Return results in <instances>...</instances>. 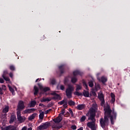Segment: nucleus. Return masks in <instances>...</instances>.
Listing matches in <instances>:
<instances>
[{
    "instance_id": "obj_1",
    "label": "nucleus",
    "mask_w": 130,
    "mask_h": 130,
    "mask_svg": "<svg viewBox=\"0 0 130 130\" xmlns=\"http://www.w3.org/2000/svg\"><path fill=\"white\" fill-rule=\"evenodd\" d=\"M105 110V117L104 118H102L100 119V125L103 128H105L106 126H107L109 123V120L108 118H110L111 123L112 124H114V121L116 119V113L114 111L111 110L109 107L104 109Z\"/></svg>"
},
{
    "instance_id": "obj_2",
    "label": "nucleus",
    "mask_w": 130,
    "mask_h": 130,
    "mask_svg": "<svg viewBox=\"0 0 130 130\" xmlns=\"http://www.w3.org/2000/svg\"><path fill=\"white\" fill-rule=\"evenodd\" d=\"M97 104L95 103L92 104V107L89 109L88 113L89 117L88 118L89 120H91V122H89L87 123V125L89 128L92 130H96L98 127L96 122V119H95V116H96V111L97 110Z\"/></svg>"
},
{
    "instance_id": "obj_3",
    "label": "nucleus",
    "mask_w": 130,
    "mask_h": 130,
    "mask_svg": "<svg viewBox=\"0 0 130 130\" xmlns=\"http://www.w3.org/2000/svg\"><path fill=\"white\" fill-rule=\"evenodd\" d=\"M74 89L75 87H74V85H72L71 84L68 85V87L66 89V96L68 97V98H69V99L72 98V94H73V91H74Z\"/></svg>"
},
{
    "instance_id": "obj_4",
    "label": "nucleus",
    "mask_w": 130,
    "mask_h": 130,
    "mask_svg": "<svg viewBox=\"0 0 130 130\" xmlns=\"http://www.w3.org/2000/svg\"><path fill=\"white\" fill-rule=\"evenodd\" d=\"M24 108H25V105H24V102L22 101H19L17 106V111H19V112H21V110H23Z\"/></svg>"
},
{
    "instance_id": "obj_5",
    "label": "nucleus",
    "mask_w": 130,
    "mask_h": 130,
    "mask_svg": "<svg viewBox=\"0 0 130 130\" xmlns=\"http://www.w3.org/2000/svg\"><path fill=\"white\" fill-rule=\"evenodd\" d=\"M17 119L20 122H24V121L26 120V118L25 117H22V116H21V112H20V111L17 112Z\"/></svg>"
},
{
    "instance_id": "obj_6",
    "label": "nucleus",
    "mask_w": 130,
    "mask_h": 130,
    "mask_svg": "<svg viewBox=\"0 0 130 130\" xmlns=\"http://www.w3.org/2000/svg\"><path fill=\"white\" fill-rule=\"evenodd\" d=\"M50 95H52L54 97L51 98L52 100H60V96L58 94L56 93V91H53L50 93Z\"/></svg>"
},
{
    "instance_id": "obj_7",
    "label": "nucleus",
    "mask_w": 130,
    "mask_h": 130,
    "mask_svg": "<svg viewBox=\"0 0 130 130\" xmlns=\"http://www.w3.org/2000/svg\"><path fill=\"white\" fill-rule=\"evenodd\" d=\"M50 124L48 122L44 123L42 125L39 126L38 128L40 130L46 129V128H47L49 126Z\"/></svg>"
},
{
    "instance_id": "obj_8",
    "label": "nucleus",
    "mask_w": 130,
    "mask_h": 130,
    "mask_svg": "<svg viewBox=\"0 0 130 130\" xmlns=\"http://www.w3.org/2000/svg\"><path fill=\"white\" fill-rule=\"evenodd\" d=\"M39 112L40 115L39 116V120L38 121V123L42 122V120H43V118H44V112L40 110Z\"/></svg>"
},
{
    "instance_id": "obj_9",
    "label": "nucleus",
    "mask_w": 130,
    "mask_h": 130,
    "mask_svg": "<svg viewBox=\"0 0 130 130\" xmlns=\"http://www.w3.org/2000/svg\"><path fill=\"white\" fill-rule=\"evenodd\" d=\"M99 98L101 101H102V105H103L105 102L104 101V95H103V93L100 92L99 94Z\"/></svg>"
},
{
    "instance_id": "obj_10",
    "label": "nucleus",
    "mask_w": 130,
    "mask_h": 130,
    "mask_svg": "<svg viewBox=\"0 0 130 130\" xmlns=\"http://www.w3.org/2000/svg\"><path fill=\"white\" fill-rule=\"evenodd\" d=\"M53 120L56 123H58L60 122L61 120H62V117L59 115V116L56 119H54Z\"/></svg>"
},
{
    "instance_id": "obj_11",
    "label": "nucleus",
    "mask_w": 130,
    "mask_h": 130,
    "mask_svg": "<svg viewBox=\"0 0 130 130\" xmlns=\"http://www.w3.org/2000/svg\"><path fill=\"white\" fill-rule=\"evenodd\" d=\"M40 89H41V90H43V91H44V92H46L47 91H49V87H43V86H42V85H41V84L39 83L38 84Z\"/></svg>"
},
{
    "instance_id": "obj_12",
    "label": "nucleus",
    "mask_w": 130,
    "mask_h": 130,
    "mask_svg": "<svg viewBox=\"0 0 130 130\" xmlns=\"http://www.w3.org/2000/svg\"><path fill=\"white\" fill-rule=\"evenodd\" d=\"M52 100V99L50 97L49 98H43L41 100V102H49Z\"/></svg>"
},
{
    "instance_id": "obj_13",
    "label": "nucleus",
    "mask_w": 130,
    "mask_h": 130,
    "mask_svg": "<svg viewBox=\"0 0 130 130\" xmlns=\"http://www.w3.org/2000/svg\"><path fill=\"white\" fill-rule=\"evenodd\" d=\"M35 109H28L23 111L24 113H32V112H34L35 111Z\"/></svg>"
},
{
    "instance_id": "obj_14",
    "label": "nucleus",
    "mask_w": 130,
    "mask_h": 130,
    "mask_svg": "<svg viewBox=\"0 0 130 130\" xmlns=\"http://www.w3.org/2000/svg\"><path fill=\"white\" fill-rule=\"evenodd\" d=\"M85 107H86V106L84 104H81V105H78L76 108L77 109H78V110H83V109H84V108H85Z\"/></svg>"
},
{
    "instance_id": "obj_15",
    "label": "nucleus",
    "mask_w": 130,
    "mask_h": 130,
    "mask_svg": "<svg viewBox=\"0 0 130 130\" xmlns=\"http://www.w3.org/2000/svg\"><path fill=\"white\" fill-rule=\"evenodd\" d=\"M37 116V113H34L28 117V120H32Z\"/></svg>"
},
{
    "instance_id": "obj_16",
    "label": "nucleus",
    "mask_w": 130,
    "mask_h": 130,
    "mask_svg": "<svg viewBox=\"0 0 130 130\" xmlns=\"http://www.w3.org/2000/svg\"><path fill=\"white\" fill-rule=\"evenodd\" d=\"M111 97L112 98L111 100V103H113L114 102H115V95L113 93H111Z\"/></svg>"
},
{
    "instance_id": "obj_17",
    "label": "nucleus",
    "mask_w": 130,
    "mask_h": 130,
    "mask_svg": "<svg viewBox=\"0 0 130 130\" xmlns=\"http://www.w3.org/2000/svg\"><path fill=\"white\" fill-rule=\"evenodd\" d=\"M83 73L79 71H75L73 72L74 76H78V75H80V76H82Z\"/></svg>"
},
{
    "instance_id": "obj_18",
    "label": "nucleus",
    "mask_w": 130,
    "mask_h": 130,
    "mask_svg": "<svg viewBox=\"0 0 130 130\" xmlns=\"http://www.w3.org/2000/svg\"><path fill=\"white\" fill-rule=\"evenodd\" d=\"M16 116H14V115H12L11 116V119L10 120V123H13V122L16 120Z\"/></svg>"
},
{
    "instance_id": "obj_19",
    "label": "nucleus",
    "mask_w": 130,
    "mask_h": 130,
    "mask_svg": "<svg viewBox=\"0 0 130 130\" xmlns=\"http://www.w3.org/2000/svg\"><path fill=\"white\" fill-rule=\"evenodd\" d=\"M57 89L58 90H64V86L63 85H58L57 86Z\"/></svg>"
},
{
    "instance_id": "obj_20",
    "label": "nucleus",
    "mask_w": 130,
    "mask_h": 130,
    "mask_svg": "<svg viewBox=\"0 0 130 130\" xmlns=\"http://www.w3.org/2000/svg\"><path fill=\"white\" fill-rule=\"evenodd\" d=\"M34 90H35L34 95H37V94H38L39 89L38 88V87H37V86H35Z\"/></svg>"
},
{
    "instance_id": "obj_21",
    "label": "nucleus",
    "mask_w": 130,
    "mask_h": 130,
    "mask_svg": "<svg viewBox=\"0 0 130 130\" xmlns=\"http://www.w3.org/2000/svg\"><path fill=\"white\" fill-rule=\"evenodd\" d=\"M52 128L57 130L59 129V128H61V126L58 125H53Z\"/></svg>"
},
{
    "instance_id": "obj_22",
    "label": "nucleus",
    "mask_w": 130,
    "mask_h": 130,
    "mask_svg": "<svg viewBox=\"0 0 130 130\" xmlns=\"http://www.w3.org/2000/svg\"><path fill=\"white\" fill-rule=\"evenodd\" d=\"M69 105H70V106H74V105H76V103L75 102L70 100L68 102Z\"/></svg>"
},
{
    "instance_id": "obj_23",
    "label": "nucleus",
    "mask_w": 130,
    "mask_h": 130,
    "mask_svg": "<svg viewBox=\"0 0 130 130\" xmlns=\"http://www.w3.org/2000/svg\"><path fill=\"white\" fill-rule=\"evenodd\" d=\"M9 112V106H6L4 109L3 110V112L4 113H7V112Z\"/></svg>"
},
{
    "instance_id": "obj_24",
    "label": "nucleus",
    "mask_w": 130,
    "mask_h": 130,
    "mask_svg": "<svg viewBox=\"0 0 130 130\" xmlns=\"http://www.w3.org/2000/svg\"><path fill=\"white\" fill-rule=\"evenodd\" d=\"M83 95L85 97H89L90 94L89 93V91L84 90L83 91Z\"/></svg>"
},
{
    "instance_id": "obj_25",
    "label": "nucleus",
    "mask_w": 130,
    "mask_h": 130,
    "mask_svg": "<svg viewBox=\"0 0 130 130\" xmlns=\"http://www.w3.org/2000/svg\"><path fill=\"white\" fill-rule=\"evenodd\" d=\"M67 102L68 101H67V100H63L62 101L58 102V104H59L60 105H62V104H66Z\"/></svg>"
},
{
    "instance_id": "obj_26",
    "label": "nucleus",
    "mask_w": 130,
    "mask_h": 130,
    "mask_svg": "<svg viewBox=\"0 0 130 130\" xmlns=\"http://www.w3.org/2000/svg\"><path fill=\"white\" fill-rule=\"evenodd\" d=\"M8 88L11 92H12L13 95H15V91L14 90V89L12 88V86L8 85Z\"/></svg>"
},
{
    "instance_id": "obj_27",
    "label": "nucleus",
    "mask_w": 130,
    "mask_h": 130,
    "mask_svg": "<svg viewBox=\"0 0 130 130\" xmlns=\"http://www.w3.org/2000/svg\"><path fill=\"white\" fill-rule=\"evenodd\" d=\"M101 82H102L103 83H106V82H107V78L103 76L101 78Z\"/></svg>"
},
{
    "instance_id": "obj_28",
    "label": "nucleus",
    "mask_w": 130,
    "mask_h": 130,
    "mask_svg": "<svg viewBox=\"0 0 130 130\" xmlns=\"http://www.w3.org/2000/svg\"><path fill=\"white\" fill-rule=\"evenodd\" d=\"M77 81H78V79H77L76 77H72L71 78L72 83H73V84H75V83H76Z\"/></svg>"
},
{
    "instance_id": "obj_29",
    "label": "nucleus",
    "mask_w": 130,
    "mask_h": 130,
    "mask_svg": "<svg viewBox=\"0 0 130 130\" xmlns=\"http://www.w3.org/2000/svg\"><path fill=\"white\" fill-rule=\"evenodd\" d=\"M76 91H78V90H81L82 89V85H76Z\"/></svg>"
},
{
    "instance_id": "obj_30",
    "label": "nucleus",
    "mask_w": 130,
    "mask_h": 130,
    "mask_svg": "<svg viewBox=\"0 0 130 130\" xmlns=\"http://www.w3.org/2000/svg\"><path fill=\"white\" fill-rule=\"evenodd\" d=\"M8 130H16V127L13 126H8Z\"/></svg>"
},
{
    "instance_id": "obj_31",
    "label": "nucleus",
    "mask_w": 130,
    "mask_h": 130,
    "mask_svg": "<svg viewBox=\"0 0 130 130\" xmlns=\"http://www.w3.org/2000/svg\"><path fill=\"white\" fill-rule=\"evenodd\" d=\"M35 105H36V102H35V101H32L30 103V106H31V107H34V106H35Z\"/></svg>"
},
{
    "instance_id": "obj_32",
    "label": "nucleus",
    "mask_w": 130,
    "mask_h": 130,
    "mask_svg": "<svg viewBox=\"0 0 130 130\" xmlns=\"http://www.w3.org/2000/svg\"><path fill=\"white\" fill-rule=\"evenodd\" d=\"M95 88L96 91H98V90H100V85H99L98 84H95Z\"/></svg>"
},
{
    "instance_id": "obj_33",
    "label": "nucleus",
    "mask_w": 130,
    "mask_h": 130,
    "mask_svg": "<svg viewBox=\"0 0 130 130\" xmlns=\"http://www.w3.org/2000/svg\"><path fill=\"white\" fill-rule=\"evenodd\" d=\"M75 95H77V96H81L82 94L80 93L78 90H76V91L74 92Z\"/></svg>"
},
{
    "instance_id": "obj_34",
    "label": "nucleus",
    "mask_w": 130,
    "mask_h": 130,
    "mask_svg": "<svg viewBox=\"0 0 130 130\" xmlns=\"http://www.w3.org/2000/svg\"><path fill=\"white\" fill-rule=\"evenodd\" d=\"M63 68H64V66L63 65H61L60 67H59V69L61 71V74H63V72H62V71H61V70H62L63 69Z\"/></svg>"
},
{
    "instance_id": "obj_35",
    "label": "nucleus",
    "mask_w": 130,
    "mask_h": 130,
    "mask_svg": "<svg viewBox=\"0 0 130 130\" xmlns=\"http://www.w3.org/2000/svg\"><path fill=\"white\" fill-rule=\"evenodd\" d=\"M3 79H4V80H5V81H6L7 82H10V78H9V77H6V76H4L3 77Z\"/></svg>"
},
{
    "instance_id": "obj_36",
    "label": "nucleus",
    "mask_w": 130,
    "mask_h": 130,
    "mask_svg": "<svg viewBox=\"0 0 130 130\" xmlns=\"http://www.w3.org/2000/svg\"><path fill=\"white\" fill-rule=\"evenodd\" d=\"M85 120H86V116H83L81 118L80 121L83 122V121H85Z\"/></svg>"
},
{
    "instance_id": "obj_37",
    "label": "nucleus",
    "mask_w": 130,
    "mask_h": 130,
    "mask_svg": "<svg viewBox=\"0 0 130 130\" xmlns=\"http://www.w3.org/2000/svg\"><path fill=\"white\" fill-rule=\"evenodd\" d=\"M89 87H93L94 86V84L93 83V81H90L89 82Z\"/></svg>"
},
{
    "instance_id": "obj_38",
    "label": "nucleus",
    "mask_w": 130,
    "mask_h": 130,
    "mask_svg": "<svg viewBox=\"0 0 130 130\" xmlns=\"http://www.w3.org/2000/svg\"><path fill=\"white\" fill-rule=\"evenodd\" d=\"M64 112H65L64 109H62L61 111V113L59 114V115L60 116H62V115H63L64 114Z\"/></svg>"
},
{
    "instance_id": "obj_39",
    "label": "nucleus",
    "mask_w": 130,
    "mask_h": 130,
    "mask_svg": "<svg viewBox=\"0 0 130 130\" xmlns=\"http://www.w3.org/2000/svg\"><path fill=\"white\" fill-rule=\"evenodd\" d=\"M50 82L52 85H54V84H55V79H51Z\"/></svg>"
},
{
    "instance_id": "obj_40",
    "label": "nucleus",
    "mask_w": 130,
    "mask_h": 130,
    "mask_svg": "<svg viewBox=\"0 0 130 130\" xmlns=\"http://www.w3.org/2000/svg\"><path fill=\"white\" fill-rule=\"evenodd\" d=\"M7 75H8V71H4L3 75H2V77H5V76L6 77Z\"/></svg>"
},
{
    "instance_id": "obj_41",
    "label": "nucleus",
    "mask_w": 130,
    "mask_h": 130,
    "mask_svg": "<svg viewBox=\"0 0 130 130\" xmlns=\"http://www.w3.org/2000/svg\"><path fill=\"white\" fill-rule=\"evenodd\" d=\"M10 69L11 71H15V67L14 66H10Z\"/></svg>"
},
{
    "instance_id": "obj_42",
    "label": "nucleus",
    "mask_w": 130,
    "mask_h": 130,
    "mask_svg": "<svg viewBox=\"0 0 130 130\" xmlns=\"http://www.w3.org/2000/svg\"><path fill=\"white\" fill-rule=\"evenodd\" d=\"M69 112L71 114V115H72V116H74V113L73 112V111L72 110V109H70L69 110Z\"/></svg>"
},
{
    "instance_id": "obj_43",
    "label": "nucleus",
    "mask_w": 130,
    "mask_h": 130,
    "mask_svg": "<svg viewBox=\"0 0 130 130\" xmlns=\"http://www.w3.org/2000/svg\"><path fill=\"white\" fill-rule=\"evenodd\" d=\"M83 86H84V87H86V89H87L88 85H87V84L86 83V82H83Z\"/></svg>"
},
{
    "instance_id": "obj_44",
    "label": "nucleus",
    "mask_w": 130,
    "mask_h": 130,
    "mask_svg": "<svg viewBox=\"0 0 130 130\" xmlns=\"http://www.w3.org/2000/svg\"><path fill=\"white\" fill-rule=\"evenodd\" d=\"M71 128H72V129H77V126L73 125V126H72Z\"/></svg>"
},
{
    "instance_id": "obj_45",
    "label": "nucleus",
    "mask_w": 130,
    "mask_h": 130,
    "mask_svg": "<svg viewBox=\"0 0 130 130\" xmlns=\"http://www.w3.org/2000/svg\"><path fill=\"white\" fill-rule=\"evenodd\" d=\"M91 95H93V96H96V92L94 91H91Z\"/></svg>"
},
{
    "instance_id": "obj_46",
    "label": "nucleus",
    "mask_w": 130,
    "mask_h": 130,
    "mask_svg": "<svg viewBox=\"0 0 130 130\" xmlns=\"http://www.w3.org/2000/svg\"><path fill=\"white\" fill-rule=\"evenodd\" d=\"M4 82L5 81L4 80V79H3V78H0V83H1V84H3Z\"/></svg>"
},
{
    "instance_id": "obj_47",
    "label": "nucleus",
    "mask_w": 130,
    "mask_h": 130,
    "mask_svg": "<svg viewBox=\"0 0 130 130\" xmlns=\"http://www.w3.org/2000/svg\"><path fill=\"white\" fill-rule=\"evenodd\" d=\"M50 111H51V109H49L47 111H45V114H47V113H48Z\"/></svg>"
},
{
    "instance_id": "obj_48",
    "label": "nucleus",
    "mask_w": 130,
    "mask_h": 130,
    "mask_svg": "<svg viewBox=\"0 0 130 130\" xmlns=\"http://www.w3.org/2000/svg\"><path fill=\"white\" fill-rule=\"evenodd\" d=\"M63 107H64V108H67V107H68V102L66 104H64L63 105Z\"/></svg>"
},
{
    "instance_id": "obj_49",
    "label": "nucleus",
    "mask_w": 130,
    "mask_h": 130,
    "mask_svg": "<svg viewBox=\"0 0 130 130\" xmlns=\"http://www.w3.org/2000/svg\"><path fill=\"white\" fill-rule=\"evenodd\" d=\"M67 82H68V79L66 78V79H64V84L65 85H66Z\"/></svg>"
},
{
    "instance_id": "obj_50",
    "label": "nucleus",
    "mask_w": 130,
    "mask_h": 130,
    "mask_svg": "<svg viewBox=\"0 0 130 130\" xmlns=\"http://www.w3.org/2000/svg\"><path fill=\"white\" fill-rule=\"evenodd\" d=\"M2 130H8V126L6 127H2Z\"/></svg>"
},
{
    "instance_id": "obj_51",
    "label": "nucleus",
    "mask_w": 130,
    "mask_h": 130,
    "mask_svg": "<svg viewBox=\"0 0 130 130\" xmlns=\"http://www.w3.org/2000/svg\"><path fill=\"white\" fill-rule=\"evenodd\" d=\"M3 90H6V85H2Z\"/></svg>"
},
{
    "instance_id": "obj_52",
    "label": "nucleus",
    "mask_w": 130,
    "mask_h": 130,
    "mask_svg": "<svg viewBox=\"0 0 130 130\" xmlns=\"http://www.w3.org/2000/svg\"><path fill=\"white\" fill-rule=\"evenodd\" d=\"M9 76H10V78H13V73H10L9 74Z\"/></svg>"
},
{
    "instance_id": "obj_53",
    "label": "nucleus",
    "mask_w": 130,
    "mask_h": 130,
    "mask_svg": "<svg viewBox=\"0 0 130 130\" xmlns=\"http://www.w3.org/2000/svg\"><path fill=\"white\" fill-rule=\"evenodd\" d=\"M21 130H27V127L26 126L23 127Z\"/></svg>"
},
{
    "instance_id": "obj_54",
    "label": "nucleus",
    "mask_w": 130,
    "mask_h": 130,
    "mask_svg": "<svg viewBox=\"0 0 130 130\" xmlns=\"http://www.w3.org/2000/svg\"><path fill=\"white\" fill-rule=\"evenodd\" d=\"M77 130H83V127H81L80 128H79Z\"/></svg>"
},
{
    "instance_id": "obj_55",
    "label": "nucleus",
    "mask_w": 130,
    "mask_h": 130,
    "mask_svg": "<svg viewBox=\"0 0 130 130\" xmlns=\"http://www.w3.org/2000/svg\"><path fill=\"white\" fill-rule=\"evenodd\" d=\"M39 106H43V104H40Z\"/></svg>"
},
{
    "instance_id": "obj_56",
    "label": "nucleus",
    "mask_w": 130,
    "mask_h": 130,
    "mask_svg": "<svg viewBox=\"0 0 130 130\" xmlns=\"http://www.w3.org/2000/svg\"><path fill=\"white\" fill-rule=\"evenodd\" d=\"M2 88H0V94H3V92H2Z\"/></svg>"
},
{
    "instance_id": "obj_57",
    "label": "nucleus",
    "mask_w": 130,
    "mask_h": 130,
    "mask_svg": "<svg viewBox=\"0 0 130 130\" xmlns=\"http://www.w3.org/2000/svg\"><path fill=\"white\" fill-rule=\"evenodd\" d=\"M27 130H32V128L31 127H29L27 129Z\"/></svg>"
},
{
    "instance_id": "obj_58",
    "label": "nucleus",
    "mask_w": 130,
    "mask_h": 130,
    "mask_svg": "<svg viewBox=\"0 0 130 130\" xmlns=\"http://www.w3.org/2000/svg\"><path fill=\"white\" fill-rule=\"evenodd\" d=\"M39 80V79H37L36 80V82L37 83V82H38V80Z\"/></svg>"
},
{
    "instance_id": "obj_59",
    "label": "nucleus",
    "mask_w": 130,
    "mask_h": 130,
    "mask_svg": "<svg viewBox=\"0 0 130 130\" xmlns=\"http://www.w3.org/2000/svg\"><path fill=\"white\" fill-rule=\"evenodd\" d=\"M98 79L99 80V81H101V80H100L99 78H98Z\"/></svg>"
}]
</instances>
